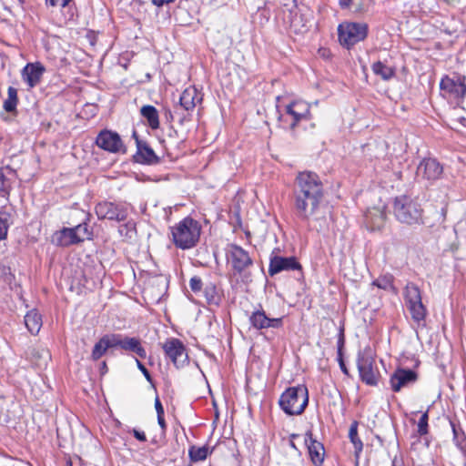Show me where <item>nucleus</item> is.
Returning a JSON list of instances; mask_svg holds the SVG:
<instances>
[{
    "label": "nucleus",
    "mask_w": 466,
    "mask_h": 466,
    "mask_svg": "<svg viewBox=\"0 0 466 466\" xmlns=\"http://www.w3.org/2000/svg\"><path fill=\"white\" fill-rule=\"evenodd\" d=\"M163 350L166 356L177 367H183L187 362V353L184 344L178 339H169L164 345Z\"/></svg>",
    "instance_id": "13"
},
{
    "label": "nucleus",
    "mask_w": 466,
    "mask_h": 466,
    "mask_svg": "<svg viewBox=\"0 0 466 466\" xmlns=\"http://www.w3.org/2000/svg\"><path fill=\"white\" fill-rule=\"evenodd\" d=\"M121 236H125L127 238H132V233L135 231V226L131 222H127L124 225H121L118 229Z\"/></svg>",
    "instance_id": "37"
},
{
    "label": "nucleus",
    "mask_w": 466,
    "mask_h": 466,
    "mask_svg": "<svg viewBox=\"0 0 466 466\" xmlns=\"http://www.w3.org/2000/svg\"><path fill=\"white\" fill-rule=\"evenodd\" d=\"M72 0H46V5L53 7H65Z\"/></svg>",
    "instance_id": "40"
},
{
    "label": "nucleus",
    "mask_w": 466,
    "mask_h": 466,
    "mask_svg": "<svg viewBox=\"0 0 466 466\" xmlns=\"http://www.w3.org/2000/svg\"><path fill=\"white\" fill-rule=\"evenodd\" d=\"M189 458L192 461H200L207 459L208 455V449L206 446L203 447H190L188 451Z\"/></svg>",
    "instance_id": "33"
},
{
    "label": "nucleus",
    "mask_w": 466,
    "mask_h": 466,
    "mask_svg": "<svg viewBox=\"0 0 466 466\" xmlns=\"http://www.w3.org/2000/svg\"><path fill=\"white\" fill-rule=\"evenodd\" d=\"M451 427H452L454 438L456 439L457 438V431H456L455 425L453 423H451Z\"/></svg>",
    "instance_id": "50"
},
{
    "label": "nucleus",
    "mask_w": 466,
    "mask_h": 466,
    "mask_svg": "<svg viewBox=\"0 0 466 466\" xmlns=\"http://www.w3.org/2000/svg\"><path fill=\"white\" fill-rule=\"evenodd\" d=\"M368 30V25L365 23H341L338 26L339 44L350 49L354 45L363 41L367 37Z\"/></svg>",
    "instance_id": "6"
},
{
    "label": "nucleus",
    "mask_w": 466,
    "mask_h": 466,
    "mask_svg": "<svg viewBox=\"0 0 466 466\" xmlns=\"http://www.w3.org/2000/svg\"><path fill=\"white\" fill-rule=\"evenodd\" d=\"M289 445H290V447H292L293 449L297 450V447H296V445H295V443H294V441H293L292 440L290 441Z\"/></svg>",
    "instance_id": "52"
},
{
    "label": "nucleus",
    "mask_w": 466,
    "mask_h": 466,
    "mask_svg": "<svg viewBox=\"0 0 466 466\" xmlns=\"http://www.w3.org/2000/svg\"><path fill=\"white\" fill-rule=\"evenodd\" d=\"M100 371L102 374H105L107 372V365H106V361H103L101 363Z\"/></svg>",
    "instance_id": "48"
},
{
    "label": "nucleus",
    "mask_w": 466,
    "mask_h": 466,
    "mask_svg": "<svg viewBox=\"0 0 466 466\" xmlns=\"http://www.w3.org/2000/svg\"><path fill=\"white\" fill-rule=\"evenodd\" d=\"M96 145L99 148L112 154L127 153V147L121 137L118 133L112 130H101L96 138Z\"/></svg>",
    "instance_id": "9"
},
{
    "label": "nucleus",
    "mask_w": 466,
    "mask_h": 466,
    "mask_svg": "<svg viewBox=\"0 0 466 466\" xmlns=\"http://www.w3.org/2000/svg\"><path fill=\"white\" fill-rule=\"evenodd\" d=\"M310 119V106L304 101H294L286 106L285 114L279 116V120L287 123L293 129L302 120Z\"/></svg>",
    "instance_id": "8"
},
{
    "label": "nucleus",
    "mask_w": 466,
    "mask_h": 466,
    "mask_svg": "<svg viewBox=\"0 0 466 466\" xmlns=\"http://www.w3.org/2000/svg\"><path fill=\"white\" fill-rule=\"evenodd\" d=\"M371 70L374 75L380 76L384 81H389L396 75V70L392 66H389L381 61L374 62L371 65Z\"/></svg>",
    "instance_id": "28"
},
{
    "label": "nucleus",
    "mask_w": 466,
    "mask_h": 466,
    "mask_svg": "<svg viewBox=\"0 0 466 466\" xmlns=\"http://www.w3.org/2000/svg\"><path fill=\"white\" fill-rule=\"evenodd\" d=\"M251 326L256 329H279L283 325L282 318H268L263 309H258L249 317Z\"/></svg>",
    "instance_id": "19"
},
{
    "label": "nucleus",
    "mask_w": 466,
    "mask_h": 466,
    "mask_svg": "<svg viewBox=\"0 0 466 466\" xmlns=\"http://www.w3.org/2000/svg\"><path fill=\"white\" fill-rule=\"evenodd\" d=\"M74 229L76 233V237L79 240V242L84 241L85 239H89L92 236L91 231L88 228V225L86 223H81L76 227H74Z\"/></svg>",
    "instance_id": "35"
},
{
    "label": "nucleus",
    "mask_w": 466,
    "mask_h": 466,
    "mask_svg": "<svg viewBox=\"0 0 466 466\" xmlns=\"http://www.w3.org/2000/svg\"><path fill=\"white\" fill-rule=\"evenodd\" d=\"M391 466H402V463L395 457L391 461Z\"/></svg>",
    "instance_id": "49"
},
{
    "label": "nucleus",
    "mask_w": 466,
    "mask_h": 466,
    "mask_svg": "<svg viewBox=\"0 0 466 466\" xmlns=\"http://www.w3.org/2000/svg\"><path fill=\"white\" fill-rule=\"evenodd\" d=\"M132 137L135 139L137 146V152L133 156L136 163L148 166H154L160 163V157L157 156L153 148L146 140L139 137L136 130L133 131Z\"/></svg>",
    "instance_id": "11"
},
{
    "label": "nucleus",
    "mask_w": 466,
    "mask_h": 466,
    "mask_svg": "<svg viewBox=\"0 0 466 466\" xmlns=\"http://www.w3.org/2000/svg\"><path fill=\"white\" fill-rule=\"evenodd\" d=\"M201 233L200 224L187 217L171 228L172 240L181 249H189L197 245Z\"/></svg>",
    "instance_id": "2"
},
{
    "label": "nucleus",
    "mask_w": 466,
    "mask_h": 466,
    "mask_svg": "<svg viewBox=\"0 0 466 466\" xmlns=\"http://www.w3.org/2000/svg\"><path fill=\"white\" fill-rule=\"evenodd\" d=\"M393 213L398 221L406 225L423 224L421 205L407 195L396 197L393 202Z\"/></svg>",
    "instance_id": "3"
},
{
    "label": "nucleus",
    "mask_w": 466,
    "mask_h": 466,
    "mask_svg": "<svg viewBox=\"0 0 466 466\" xmlns=\"http://www.w3.org/2000/svg\"><path fill=\"white\" fill-rule=\"evenodd\" d=\"M46 68L41 63H28L22 70L23 80L29 87H34L41 81Z\"/></svg>",
    "instance_id": "21"
},
{
    "label": "nucleus",
    "mask_w": 466,
    "mask_h": 466,
    "mask_svg": "<svg viewBox=\"0 0 466 466\" xmlns=\"http://www.w3.org/2000/svg\"><path fill=\"white\" fill-rule=\"evenodd\" d=\"M444 2H446L447 4L449 5H452L454 3H457L459 2L460 0H443Z\"/></svg>",
    "instance_id": "51"
},
{
    "label": "nucleus",
    "mask_w": 466,
    "mask_h": 466,
    "mask_svg": "<svg viewBox=\"0 0 466 466\" xmlns=\"http://www.w3.org/2000/svg\"><path fill=\"white\" fill-rule=\"evenodd\" d=\"M428 420H429V414L428 411H425L421 414L419 421H418V433L420 436H423L428 434Z\"/></svg>",
    "instance_id": "36"
},
{
    "label": "nucleus",
    "mask_w": 466,
    "mask_h": 466,
    "mask_svg": "<svg viewBox=\"0 0 466 466\" xmlns=\"http://www.w3.org/2000/svg\"><path fill=\"white\" fill-rule=\"evenodd\" d=\"M155 409L157 411V416L164 415V413H165L164 408H163L162 403L158 397H157L155 399Z\"/></svg>",
    "instance_id": "44"
},
{
    "label": "nucleus",
    "mask_w": 466,
    "mask_h": 466,
    "mask_svg": "<svg viewBox=\"0 0 466 466\" xmlns=\"http://www.w3.org/2000/svg\"><path fill=\"white\" fill-rule=\"evenodd\" d=\"M418 380V374L412 370L397 369L390 376V383L394 392H399L402 388L413 384Z\"/></svg>",
    "instance_id": "18"
},
{
    "label": "nucleus",
    "mask_w": 466,
    "mask_h": 466,
    "mask_svg": "<svg viewBox=\"0 0 466 466\" xmlns=\"http://www.w3.org/2000/svg\"><path fill=\"white\" fill-rule=\"evenodd\" d=\"M25 324L32 335H36L42 327L41 315L35 309L28 311L25 316Z\"/></svg>",
    "instance_id": "27"
},
{
    "label": "nucleus",
    "mask_w": 466,
    "mask_h": 466,
    "mask_svg": "<svg viewBox=\"0 0 466 466\" xmlns=\"http://www.w3.org/2000/svg\"><path fill=\"white\" fill-rule=\"evenodd\" d=\"M344 343H345L344 329H343V328H340L339 333V338H338V343H337V346H338V356L342 355V350H343V347H344Z\"/></svg>",
    "instance_id": "41"
},
{
    "label": "nucleus",
    "mask_w": 466,
    "mask_h": 466,
    "mask_svg": "<svg viewBox=\"0 0 466 466\" xmlns=\"http://www.w3.org/2000/svg\"><path fill=\"white\" fill-rule=\"evenodd\" d=\"M357 368L363 383L372 387L378 385L380 373L376 367L375 359L370 348H365L358 352Z\"/></svg>",
    "instance_id": "5"
},
{
    "label": "nucleus",
    "mask_w": 466,
    "mask_h": 466,
    "mask_svg": "<svg viewBox=\"0 0 466 466\" xmlns=\"http://www.w3.org/2000/svg\"><path fill=\"white\" fill-rule=\"evenodd\" d=\"M202 99L203 95L195 86H189L181 94L179 103L186 111H192Z\"/></svg>",
    "instance_id": "22"
},
{
    "label": "nucleus",
    "mask_w": 466,
    "mask_h": 466,
    "mask_svg": "<svg viewBox=\"0 0 466 466\" xmlns=\"http://www.w3.org/2000/svg\"><path fill=\"white\" fill-rule=\"evenodd\" d=\"M116 348L115 333L106 334L94 345L91 359L95 361L104 356L109 349Z\"/></svg>",
    "instance_id": "23"
},
{
    "label": "nucleus",
    "mask_w": 466,
    "mask_h": 466,
    "mask_svg": "<svg viewBox=\"0 0 466 466\" xmlns=\"http://www.w3.org/2000/svg\"><path fill=\"white\" fill-rule=\"evenodd\" d=\"M136 363H137L138 370L145 376L146 380L147 381L151 382L152 381L151 375H150L149 371L147 370V369L145 367V365L138 359H136Z\"/></svg>",
    "instance_id": "42"
},
{
    "label": "nucleus",
    "mask_w": 466,
    "mask_h": 466,
    "mask_svg": "<svg viewBox=\"0 0 466 466\" xmlns=\"http://www.w3.org/2000/svg\"><path fill=\"white\" fill-rule=\"evenodd\" d=\"M53 241L57 246L61 247H67L70 245L79 243L74 228H64L60 231L56 232L53 238Z\"/></svg>",
    "instance_id": "24"
},
{
    "label": "nucleus",
    "mask_w": 466,
    "mask_h": 466,
    "mask_svg": "<svg viewBox=\"0 0 466 466\" xmlns=\"http://www.w3.org/2000/svg\"><path fill=\"white\" fill-rule=\"evenodd\" d=\"M301 271V265L295 257L272 256L269 259L268 274L272 277L281 271Z\"/></svg>",
    "instance_id": "16"
},
{
    "label": "nucleus",
    "mask_w": 466,
    "mask_h": 466,
    "mask_svg": "<svg viewBox=\"0 0 466 466\" xmlns=\"http://www.w3.org/2000/svg\"><path fill=\"white\" fill-rule=\"evenodd\" d=\"M202 286V279L199 277L194 276L190 279L189 287L193 292L198 293L201 291Z\"/></svg>",
    "instance_id": "38"
},
{
    "label": "nucleus",
    "mask_w": 466,
    "mask_h": 466,
    "mask_svg": "<svg viewBox=\"0 0 466 466\" xmlns=\"http://www.w3.org/2000/svg\"><path fill=\"white\" fill-rule=\"evenodd\" d=\"M69 466H72L71 464Z\"/></svg>",
    "instance_id": "55"
},
{
    "label": "nucleus",
    "mask_w": 466,
    "mask_h": 466,
    "mask_svg": "<svg viewBox=\"0 0 466 466\" xmlns=\"http://www.w3.org/2000/svg\"><path fill=\"white\" fill-rule=\"evenodd\" d=\"M98 219L124 221L128 215L127 205L109 201L99 202L95 208Z\"/></svg>",
    "instance_id": "10"
},
{
    "label": "nucleus",
    "mask_w": 466,
    "mask_h": 466,
    "mask_svg": "<svg viewBox=\"0 0 466 466\" xmlns=\"http://www.w3.org/2000/svg\"><path fill=\"white\" fill-rule=\"evenodd\" d=\"M157 423H158V425L160 426V428L162 430V435L165 436L166 430H167V423H166V420L164 419V415L157 416Z\"/></svg>",
    "instance_id": "46"
},
{
    "label": "nucleus",
    "mask_w": 466,
    "mask_h": 466,
    "mask_svg": "<svg viewBox=\"0 0 466 466\" xmlns=\"http://www.w3.org/2000/svg\"><path fill=\"white\" fill-rule=\"evenodd\" d=\"M132 432H133L134 437H135L137 441H142V442L147 441V436H146V434H145V432H144V431H138V430H137V429H133V430H132Z\"/></svg>",
    "instance_id": "43"
},
{
    "label": "nucleus",
    "mask_w": 466,
    "mask_h": 466,
    "mask_svg": "<svg viewBox=\"0 0 466 466\" xmlns=\"http://www.w3.org/2000/svg\"><path fill=\"white\" fill-rule=\"evenodd\" d=\"M443 167L435 158H424L417 167V177L428 181L441 178Z\"/></svg>",
    "instance_id": "15"
},
{
    "label": "nucleus",
    "mask_w": 466,
    "mask_h": 466,
    "mask_svg": "<svg viewBox=\"0 0 466 466\" xmlns=\"http://www.w3.org/2000/svg\"><path fill=\"white\" fill-rule=\"evenodd\" d=\"M115 343L116 348H120L125 351L135 353L141 359H145L147 357V351L138 338L115 333Z\"/></svg>",
    "instance_id": "17"
},
{
    "label": "nucleus",
    "mask_w": 466,
    "mask_h": 466,
    "mask_svg": "<svg viewBox=\"0 0 466 466\" xmlns=\"http://www.w3.org/2000/svg\"><path fill=\"white\" fill-rule=\"evenodd\" d=\"M140 115L147 120L151 129L155 130L159 127V115L155 106L151 105L143 106L140 108Z\"/></svg>",
    "instance_id": "26"
},
{
    "label": "nucleus",
    "mask_w": 466,
    "mask_h": 466,
    "mask_svg": "<svg viewBox=\"0 0 466 466\" xmlns=\"http://www.w3.org/2000/svg\"><path fill=\"white\" fill-rule=\"evenodd\" d=\"M323 198L324 186L319 175L311 171L299 172L293 187L296 217L309 222L319 213Z\"/></svg>",
    "instance_id": "1"
},
{
    "label": "nucleus",
    "mask_w": 466,
    "mask_h": 466,
    "mask_svg": "<svg viewBox=\"0 0 466 466\" xmlns=\"http://www.w3.org/2000/svg\"><path fill=\"white\" fill-rule=\"evenodd\" d=\"M403 297L412 319L420 324L427 315L426 307L421 300L420 288L413 282H408L403 290Z\"/></svg>",
    "instance_id": "7"
},
{
    "label": "nucleus",
    "mask_w": 466,
    "mask_h": 466,
    "mask_svg": "<svg viewBox=\"0 0 466 466\" xmlns=\"http://www.w3.org/2000/svg\"><path fill=\"white\" fill-rule=\"evenodd\" d=\"M298 437H299V434H291L290 435L291 440L298 438Z\"/></svg>",
    "instance_id": "53"
},
{
    "label": "nucleus",
    "mask_w": 466,
    "mask_h": 466,
    "mask_svg": "<svg viewBox=\"0 0 466 466\" xmlns=\"http://www.w3.org/2000/svg\"><path fill=\"white\" fill-rule=\"evenodd\" d=\"M10 218V214L6 212L0 213V240L5 239L7 237L8 228L11 224Z\"/></svg>",
    "instance_id": "34"
},
{
    "label": "nucleus",
    "mask_w": 466,
    "mask_h": 466,
    "mask_svg": "<svg viewBox=\"0 0 466 466\" xmlns=\"http://www.w3.org/2000/svg\"><path fill=\"white\" fill-rule=\"evenodd\" d=\"M308 446L309 454L312 463L315 466H320L324 461L325 449L321 442L313 439L312 432L307 431L304 438Z\"/></svg>",
    "instance_id": "20"
},
{
    "label": "nucleus",
    "mask_w": 466,
    "mask_h": 466,
    "mask_svg": "<svg viewBox=\"0 0 466 466\" xmlns=\"http://www.w3.org/2000/svg\"><path fill=\"white\" fill-rule=\"evenodd\" d=\"M216 287L213 284H209L205 288V295L208 302H212L216 295Z\"/></svg>",
    "instance_id": "39"
},
{
    "label": "nucleus",
    "mask_w": 466,
    "mask_h": 466,
    "mask_svg": "<svg viewBox=\"0 0 466 466\" xmlns=\"http://www.w3.org/2000/svg\"><path fill=\"white\" fill-rule=\"evenodd\" d=\"M309 404V391L305 385L288 388L279 400L280 409L289 416L300 415Z\"/></svg>",
    "instance_id": "4"
},
{
    "label": "nucleus",
    "mask_w": 466,
    "mask_h": 466,
    "mask_svg": "<svg viewBox=\"0 0 466 466\" xmlns=\"http://www.w3.org/2000/svg\"><path fill=\"white\" fill-rule=\"evenodd\" d=\"M352 0H339L340 8L347 9L350 6Z\"/></svg>",
    "instance_id": "47"
},
{
    "label": "nucleus",
    "mask_w": 466,
    "mask_h": 466,
    "mask_svg": "<svg viewBox=\"0 0 466 466\" xmlns=\"http://www.w3.org/2000/svg\"><path fill=\"white\" fill-rule=\"evenodd\" d=\"M228 261L230 263L232 268L238 273L243 272L252 265V259L249 257V254L238 245L230 246L228 252Z\"/></svg>",
    "instance_id": "14"
},
{
    "label": "nucleus",
    "mask_w": 466,
    "mask_h": 466,
    "mask_svg": "<svg viewBox=\"0 0 466 466\" xmlns=\"http://www.w3.org/2000/svg\"><path fill=\"white\" fill-rule=\"evenodd\" d=\"M45 353L47 357L49 356L48 351L46 350Z\"/></svg>",
    "instance_id": "54"
},
{
    "label": "nucleus",
    "mask_w": 466,
    "mask_h": 466,
    "mask_svg": "<svg viewBox=\"0 0 466 466\" xmlns=\"http://www.w3.org/2000/svg\"><path fill=\"white\" fill-rule=\"evenodd\" d=\"M440 88L444 96L455 99L463 98L466 95L465 76L450 77L444 76L441 79Z\"/></svg>",
    "instance_id": "12"
},
{
    "label": "nucleus",
    "mask_w": 466,
    "mask_h": 466,
    "mask_svg": "<svg viewBox=\"0 0 466 466\" xmlns=\"http://www.w3.org/2000/svg\"><path fill=\"white\" fill-rule=\"evenodd\" d=\"M358 426L359 422L354 420L351 422L349 430V438L354 446L355 456L358 458L360 453L362 451L363 443L358 436Z\"/></svg>",
    "instance_id": "29"
},
{
    "label": "nucleus",
    "mask_w": 466,
    "mask_h": 466,
    "mask_svg": "<svg viewBox=\"0 0 466 466\" xmlns=\"http://www.w3.org/2000/svg\"><path fill=\"white\" fill-rule=\"evenodd\" d=\"M372 285L383 290H395L393 285V276L390 274L380 276L378 279L373 280Z\"/></svg>",
    "instance_id": "32"
},
{
    "label": "nucleus",
    "mask_w": 466,
    "mask_h": 466,
    "mask_svg": "<svg viewBox=\"0 0 466 466\" xmlns=\"http://www.w3.org/2000/svg\"><path fill=\"white\" fill-rule=\"evenodd\" d=\"M18 103L17 90L13 86H9L7 90V98L4 101V109L6 112H14Z\"/></svg>",
    "instance_id": "30"
},
{
    "label": "nucleus",
    "mask_w": 466,
    "mask_h": 466,
    "mask_svg": "<svg viewBox=\"0 0 466 466\" xmlns=\"http://www.w3.org/2000/svg\"><path fill=\"white\" fill-rule=\"evenodd\" d=\"M15 170L10 167H1L0 168V197L8 198L11 189H12V182L8 177V175L14 174Z\"/></svg>",
    "instance_id": "25"
},
{
    "label": "nucleus",
    "mask_w": 466,
    "mask_h": 466,
    "mask_svg": "<svg viewBox=\"0 0 466 466\" xmlns=\"http://www.w3.org/2000/svg\"><path fill=\"white\" fill-rule=\"evenodd\" d=\"M385 219V213L380 209L368 210L366 214L367 223H371L373 228H380Z\"/></svg>",
    "instance_id": "31"
},
{
    "label": "nucleus",
    "mask_w": 466,
    "mask_h": 466,
    "mask_svg": "<svg viewBox=\"0 0 466 466\" xmlns=\"http://www.w3.org/2000/svg\"><path fill=\"white\" fill-rule=\"evenodd\" d=\"M338 361H339V368H340L341 371H342L345 375L350 376L349 370L347 369V367H346V365H345V362H344V360H343L342 355L338 356Z\"/></svg>",
    "instance_id": "45"
}]
</instances>
